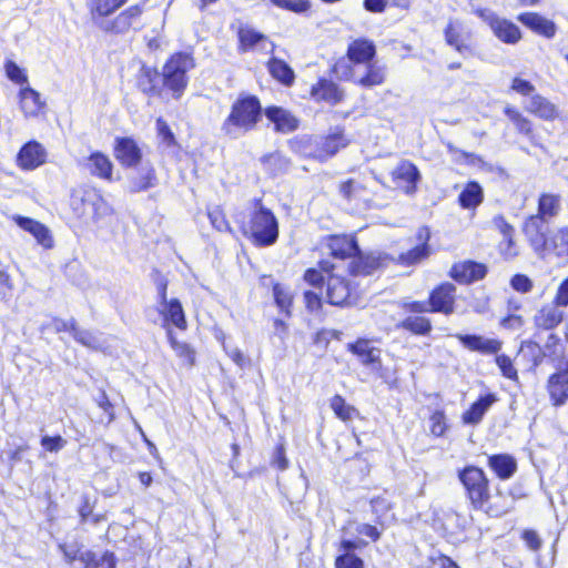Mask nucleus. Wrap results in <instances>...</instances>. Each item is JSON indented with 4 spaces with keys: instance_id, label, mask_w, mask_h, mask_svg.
Instances as JSON below:
<instances>
[{
    "instance_id": "60",
    "label": "nucleus",
    "mask_w": 568,
    "mask_h": 568,
    "mask_svg": "<svg viewBox=\"0 0 568 568\" xmlns=\"http://www.w3.org/2000/svg\"><path fill=\"white\" fill-rule=\"evenodd\" d=\"M336 568H363V560L354 554H343L336 558Z\"/></svg>"
},
{
    "instance_id": "28",
    "label": "nucleus",
    "mask_w": 568,
    "mask_h": 568,
    "mask_svg": "<svg viewBox=\"0 0 568 568\" xmlns=\"http://www.w3.org/2000/svg\"><path fill=\"white\" fill-rule=\"evenodd\" d=\"M349 352L356 355L365 366L381 367V349L371 345L369 341L359 338L347 345Z\"/></svg>"
},
{
    "instance_id": "35",
    "label": "nucleus",
    "mask_w": 568,
    "mask_h": 568,
    "mask_svg": "<svg viewBox=\"0 0 568 568\" xmlns=\"http://www.w3.org/2000/svg\"><path fill=\"white\" fill-rule=\"evenodd\" d=\"M559 307L555 302L542 306L534 317L536 326L542 329H551L560 324L564 312Z\"/></svg>"
},
{
    "instance_id": "50",
    "label": "nucleus",
    "mask_w": 568,
    "mask_h": 568,
    "mask_svg": "<svg viewBox=\"0 0 568 568\" xmlns=\"http://www.w3.org/2000/svg\"><path fill=\"white\" fill-rule=\"evenodd\" d=\"M3 68L7 78L11 82L21 85V88L26 87L24 84H28L27 71L19 67L13 60H6Z\"/></svg>"
},
{
    "instance_id": "7",
    "label": "nucleus",
    "mask_w": 568,
    "mask_h": 568,
    "mask_svg": "<svg viewBox=\"0 0 568 568\" xmlns=\"http://www.w3.org/2000/svg\"><path fill=\"white\" fill-rule=\"evenodd\" d=\"M222 131L230 138H237L248 129V93H242L231 106L230 114L222 123Z\"/></svg>"
},
{
    "instance_id": "31",
    "label": "nucleus",
    "mask_w": 568,
    "mask_h": 568,
    "mask_svg": "<svg viewBox=\"0 0 568 568\" xmlns=\"http://www.w3.org/2000/svg\"><path fill=\"white\" fill-rule=\"evenodd\" d=\"M488 466L501 480H507L517 470L516 459L508 454H496L488 457Z\"/></svg>"
},
{
    "instance_id": "37",
    "label": "nucleus",
    "mask_w": 568,
    "mask_h": 568,
    "mask_svg": "<svg viewBox=\"0 0 568 568\" xmlns=\"http://www.w3.org/2000/svg\"><path fill=\"white\" fill-rule=\"evenodd\" d=\"M267 70L283 85L291 87L294 83L295 73L285 61L273 57L267 61Z\"/></svg>"
},
{
    "instance_id": "22",
    "label": "nucleus",
    "mask_w": 568,
    "mask_h": 568,
    "mask_svg": "<svg viewBox=\"0 0 568 568\" xmlns=\"http://www.w3.org/2000/svg\"><path fill=\"white\" fill-rule=\"evenodd\" d=\"M455 337L464 347L471 352H479L485 355L497 354L503 343L496 338H486L475 334H456Z\"/></svg>"
},
{
    "instance_id": "29",
    "label": "nucleus",
    "mask_w": 568,
    "mask_h": 568,
    "mask_svg": "<svg viewBox=\"0 0 568 568\" xmlns=\"http://www.w3.org/2000/svg\"><path fill=\"white\" fill-rule=\"evenodd\" d=\"M311 97L316 102L324 101L334 105L343 100V91L333 81L321 79L312 87Z\"/></svg>"
},
{
    "instance_id": "57",
    "label": "nucleus",
    "mask_w": 568,
    "mask_h": 568,
    "mask_svg": "<svg viewBox=\"0 0 568 568\" xmlns=\"http://www.w3.org/2000/svg\"><path fill=\"white\" fill-rule=\"evenodd\" d=\"M152 275H153L155 286H156L159 302L161 304L169 302V300H168V287H169L168 278L159 270H153Z\"/></svg>"
},
{
    "instance_id": "42",
    "label": "nucleus",
    "mask_w": 568,
    "mask_h": 568,
    "mask_svg": "<svg viewBox=\"0 0 568 568\" xmlns=\"http://www.w3.org/2000/svg\"><path fill=\"white\" fill-rule=\"evenodd\" d=\"M261 162L264 169L273 175L283 174L290 169V160L280 152L264 155Z\"/></svg>"
},
{
    "instance_id": "38",
    "label": "nucleus",
    "mask_w": 568,
    "mask_h": 568,
    "mask_svg": "<svg viewBox=\"0 0 568 568\" xmlns=\"http://www.w3.org/2000/svg\"><path fill=\"white\" fill-rule=\"evenodd\" d=\"M207 216H209V220L212 224V226L214 229H216L217 231H230L231 233L234 234V236L236 239H240V235L239 233L246 237L247 235V230L245 229L244 225L240 226L239 230H234L232 227H230L227 221H226V217H225V214L223 212V210L220 207V206H213V207H209L207 209Z\"/></svg>"
},
{
    "instance_id": "43",
    "label": "nucleus",
    "mask_w": 568,
    "mask_h": 568,
    "mask_svg": "<svg viewBox=\"0 0 568 568\" xmlns=\"http://www.w3.org/2000/svg\"><path fill=\"white\" fill-rule=\"evenodd\" d=\"M397 326L416 335H427L432 331L430 321L418 315L407 316Z\"/></svg>"
},
{
    "instance_id": "3",
    "label": "nucleus",
    "mask_w": 568,
    "mask_h": 568,
    "mask_svg": "<svg viewBox=\"0 0 568 568\" xmlns=\"http://www.w3.org/2000/svg\"><path fill=\"white\" fill-rule=\"evenodd\" d=\"M263 115L267 120V125L272 123L274 131L283 134L297 130L300 124L298 119L288 110L276 105L263 109L260 100L251 95V126L257 124Z\"/></svg>"
},
{
    "instance_id": "10",
    "label": "nucleus",
    "mask_w": 568,
    "mask_h": 568,
    "mask_svg": "<svg viewBox=\"0 0 568 568\" xmlns=\"http://www.w3.org/2000/svg\"><path fill=\"white\" fill-rule=\"evenodd\" d=\"M547 392L554 406H562L568 400V358L560 361L549 376Z\"/></svg>"
},
{
    "instance_id": "63",
    "label": "nucleus",
    "mask_w": 568,
    "mask_h": 568,
    "mask_svg": "<svg viewBox=\"0 0 568 568\" xmlns=\"http://www.w3.org/2000/svg\"><path fill=\"white\" fill-rule=\"evenodd\" d=\"M511 287L519 293H528L532 288L531 280L524 274H516L510 280Z\"/></svg>"
},
{
    "instance_id": "11",
    "label": "nucleus",
    "mask_w": 568,
    "mask_h": 568,
    "mask_svg": "<svg viewBox=\"0 0 568 568\" xmlns=\"http://www.w3.org/2000/svg\"><path fill=\"white\" fill-rule=\"evenodd\" d=\"M113 155L124 169L134 168L142 161L143 153L139 143L132 136L114 139Z\"/></svg>"
},
{
    "instance_id": "53",
    "label": "nucleus",
    "mask_w": 568,
    "mask_h": 568,
    "mask_svg": "<svg viewBox=\"0 0 568 568\" xmlns=\"http://www.w3.org/2000/svg\"><path fill=\"white\" fill-rule=\"evenodd\" d=\"M363 192L361 183L354 180H347L339 185V193L348 202L359 199Z\"/></svg>"
},
{
    "instance_id": "41",
    "label": "nucleus",
    "mask_w": 568,
    "mask_h": 568,
    "mask_svg": "<svg viewBox=\"0 0 568 568\" xmlns=\"http://www.w3.org/2000/svg\"><path fill=\"white\" fill-rule=\"evenodd\" d=\"M505 115L514 124L519 134L530 138L532 135V122L519 112L516 108L507 105L504 110Z\"/></svg>"
},
{
    "instance_id": "47",
    "label": "nucleus",
    "mask_w": 568,
    "mask_h": 568,
    "mask_svg": "<svg viewBox=\"0 0 568 568\" xmlns=\"http://www.w3.org/2000/svg\"><path fill=\"white\" fill-rule=\"evenodd\" d=\"M546 250H551L557 256L568 255V227L558 230L550 239Z\"/></svg>"
},
{
    "instance_id": "62",
    "label": "nucleus",
    "mask_w": 568,
    "mask_h": 568,
    "mask_svg": "<svg viewBox=\"0 0 568 568\" xmlns=\"http://www.w3.org/2000/svg\"><path fill=\"white\" fill-rule=\"evenodd\" d=\"M277 7L285 8L295 12H303L310 8L306 0H270Z\"/></svg>"
},
{
    "instance_id": "59",
    "label": "nucleus",
    "mask_w": 568,
    "mask_h": 568,
    "mask_svg": "<svg viewBox=\"0 0 568 568\" xmlns=\"http://www.w3.org/2000/svg\"><path fill=\"white\" fill-rule=\"evenodd\" d=\"M511 90L526 99L536 93L535 87L529 81L521 78H514L511 82Z\"/></svg>"
},
{
    "instance_id": "17",
    "label": "nucleus",
    "mask_w": 568,
    "mask_h": 568,
    "mask_svg": "<svg viewBox=\"0 0 568 568\" xmlns=\"http://www.w3.org/2000/svg\"><path fill=\"white\" fill-rule=\"evenodd\" d=\"M456 287L452 283H444L436 287L429 296L430 312L452 314L455 308Z\"/></svg>"
},
{
    "instance_id": "26",
    "label": "nucleus",
    "mask_w": 568,
    "mask_h": 568,
    "mask_svg": "<svg viewBox=\"0 0 568 568\" xmlns=\"http://www.w3.org/2000/svg\"><path fill=\"white\" fill-rule=\"evenodd\" d=\"M356 240L347 235H334L327 240V250L331 256L336 260L354 258L358 253Z\"/></svg>"
},
{
    "instance_id": "2",
    "label": "nucleus",
    "mask_w": 568,
    "mask_h": 568,
    "mask_svg": "<svg viewBox=\"0 0 568 568\" xmlns=\"http://www.w3.org/2000/svg\"><path fill=\"white\" fill-rule=\"evenodd\" d=\"M149 0H140L123 10L112 19L108 20L102 30L111 36H124L129 32H138L145 27L144 13Z\"/></svg>"
},
{
    "instance_id": "34",
    "label": "nucleus",
    "mask_w": 568,
    "mask_h": 568,
    "mask_svg": "<svg viewBox=\"0 0 568 568\" xmlns=\"http://www.w3.org/2000/svg\"><path fill=\"white\" fill-rule=\"evenodd\" d=\"M375 54V44L366 39L354 40L347 49L348 59L355 63H369Z\"/></svg>"
},
{
    "instance_id": "1",
    "label": "nucleus",
    "mask_w": 568,
    "mask_h": 568,
    "mask_svg": "<svg viewBox=\"0 0 568 568\" xmlns=\"http://www.w3.org/2000/svg\"><path fill=\"white\" fill-rule=\"evenodd\" d=\"M194 68L195 59L192 52L175 51L171 53L161 71L164 95L179 101L189 87V72Z\"/></svg>"
},
{
    "instance_id": "36",
    "label": "nucleus",
    "mask_w": 568,
    "mask_h": 568,
    "mask_svg": "<svg viewBox=\"0 0 568 568\" xmlns=\"http://www.w3.org/2000/svg\"><path fill=\"white\" fill-rule=\"evenodd\" d=\"M129 0H90L89 13L92 19L108 18L122 8Z\"/></svg>"
},
{
    "instance_id": "4",
    "label": "nucleus",
    "mask_w": 568,
    "mask_h": 568,
    "mask_svg": "<svg viewBox=\"0 0 568 568\" xmlns=\"http://www.w3.org/2000/svg\"><path fill=\"white\" fill-rule=\"evenodd\" d=\"M467 497L476 509H484L490 498L489 481L483 469L476 466H466L458 471Z\"/></svg>"
},
{
    "instance_id": "27",
    "label": "nucleus",
    "mask_w": 568,
    "mask_h": 568,
    "mask_svg": "<svg viewBox=\"0 0 568 568\" xmlns=\"http://www.w3.org/2000/svg\"><path fill=\"white\" fill-rule=\"evenodd\" d=\"M159 179L156 169L149 164L136 171L129 180V191L131 193H142L158 185Z\"/></svg>"
},
{
    "instance_id": "39",
    "label": "nucleus",
    "mask_w": 568,
    "mask_h": 568,
    "mask_svg": "<svg viewBox=\"0 0 568 568\" xmlns=\"http://www.w3.org/2000/svg\"><path fill=\"white\" fill-rule=\"evenodd\" d=\"M561 209V197L554 193H542L538 200V214L548 220L558 215Z\"/></svg>"
},
{
    "instance_id": "6",
    "label": "nucleus",
    "mask_w": 568,
    "mask_h": 568,
    "mask_svg": "<svg viewBox=\"0 0 568 568\" xmlns=\"http://www.w3.org/2000/svg\"><path fill=\"white\" fill-rule=\"evenodd\" d=\"M474 13L479 17L504 43L515 44L520 40L521 33L519 28L511 21L498 17L493 10L476 8L474 9Z\"/></svg>"
},
{
    "instance_id": "21",
    "label": "nucleus",
    "mask_w": 568,
    "mask_h": 568,
    "mask_svg": "<svg viewBox=\"0 0 568 568\" xmlns=\"http://www.w3.org/2000/svg\"><path fill=\"white\" fill-rule=\"evenodd\" d=\"M352 295L349 282L342 276L329 275L326 283V300L336 306L347 305Z\"/></svg>"
},
{
    "instance_id": "23",
    "label": "nucleus",
    "mask_w": 568,
    "mask_h": 568,
    "mask_svg": "<svg viewBox=\"0 0 568 568\" xmlns=\"http://www.w3.org/2000/svg\"><path fill=\"white\" fill-rule=\"evenodd\" d=\"M416 237L418 243L405 253L399 255V260L405 265H414L428 257L430 247L428 241L430 239V232L428 227H419Z\"/></svg>"
},
{
    "instance_id": "48",
    "label": "nucleus",
    "mask_w": 568,
    "mask_h": 568,
    "mask_svg": "<svg viewBox=\"0 0 568 568\" xmlns=\"http://www.w3.org/2000/svg\"><path fill=\"white\" fill-rule=\"evenodd\" d=\"M331 408L335 415L344 422L353 419L354 416L358 414L357 409L348 405L341 395H335L331 399Z\"/></svg>"
},
{
    "instance_id": "18",
    "label": "nucleus",
    "mask_w": 568,
    "mask_h": 568,
    "mask_svg": "<svg viewBox=\"0 0 568 568\" xmlns=\"http://www.w3.org/2000/svg\"><path fill=\"white\" fill-rule=\"evenodd\" d=\"M392 178L397 185L404 187L407 194H413L417 189V183L420 181L422 175L414 163L403 160L392 171Z\"/></svg>"
},
{
    "instance_id": "46",
    "label": "nucleus",
    "mask_w": 568,
    "mask_h": 568,
    "mask_svg": "<svg viewBox=\"0 0 568 568\" xmlns=\"http://www.w3.org/2000/svg\"><path fill=\"white\" fill-rule=\"evenodd\" d=\"M273 296H274V301H275V304L278 307V310L282 313H284L287 317H290L291 316V306L293 303L292 292L287 287L283 286L281 284H275L273 287Z\"/></svg>"
},
{
    "instance_id": "58",
    "label": "nucleus",
    "mask_w": 568,
    "mask_h": 568,
    "mask_svg": "<svg viewBox=\"0 0 568 568\" xmlns=\"http://www.w3.org/2000/svg\"><path fill=\"white\" fill-rule=\"evenodd\" d=\"M97 405L104 412L105 422L109 424L114 420V405L110 400L108 394L104 390H101L99 397L97 399Z\"/></svg>"
},
{
    "instance_id": "15",
    "label": "nucleus",
    "mask_w": 568,
    "mask_h": 568,
    "mask_svg": "<svg viewBox=\"0 0 568 568\" xmlns=\"http://www.w3.org/2000/svg\"><path fill=\"white\" fill-rule=\"evenodd\" d=\"M47 161V152L38 141L24 143L18 152L17 164L21 170H34Z\"/></svg>"
},
{
    "instance_id": "49",
    "label": "nucleus",
    "mask_w": 568,
    "mask_h": 568,
    "mask_svg": "<svg viewBox=\"0 0 568 568\" xmlns=\"http://www.w3.org/2000/svg\"><path fill=\"white\" fill-rule=\"evenodd\" d=\"M83 561V568H116L114 554L110 551L104 552L101 558H97L92 552H87Z\"/></svg>"
},
{
    "instance_id": "52",
    "label": "nucleus",
    "mask_w": 568,
    "mask_h": 568,
    "mask_svg": "<svg viewBox=\"0 0 568 568\" xmlns=\"http://www.w3.org/2000/svg\"><path fill=\"white\" fill-rule=\"evenodd\" d=\"M156 134L161 142L168 148H174L178 145V141L170 125L163 118H158L155 121Z\"/></svg>"
},
{
    "instance_id": "9",
    "label": "nucleus",
    "mask_w": 568,
    "mask_h": 568,
    "mask_svg": "<svg viewBox=\"0 0 568 568\" xmlns=\"http://www.w3.org/2000/svg\"><path fill=\"white\" fill-rule=\"evenodd\" d=\"M135 87L146 98L163 99L162 74L155 65L141 63L135 74Z\"/></svg>"
},
{
    "instance_id": "16",
    "label": "nucleus",
    "mask_w": 568,
    "mask_h": 568,
    "mask_svg": "<svg viewBox=\"0 0 568 568\" xmlns=\"http://www.w3.org/2000/svg\"><path fill=\"white\" fill-rule=\"evenodd\" d=\"M12 221L20 229H22L23 231L31 234L36 239L38 244H40L44 248H51L53 246V237L51 235L49 227L45 224H43L32 217H28V216H23V215H19V214L13 215Z\"/></svg>"
},
{
    "instance_id": "8",
    "label": "nucleus",
    "mask_w": 568,
    "mask_h": 568,
    "mask_svg": "<svg viewBox=\"0 0 568 568\" xmlns=\"http://www.w3.org/2000/svg\"><path fill=\"white\" fill-rule=\"evenodd\" d=\"M163 308L159 312L161 317V327L165 332V337L176 335L174 329L185 332L189 328V322L181 301L176 297L161 304Z\"/></svg>"
},
{
    "instance_id": "12",
    "label": "nucleus",
    "mask_w": 568,
    "mask_h": 568,
    "mask_svg": "<svg viewBox=\"0 0 568 568\" xmlns=\"http://www.w3.org/2000/svg\"><path fill=\"white\" fill-rule=\"evenodd\" d=\"M18 104L26 119L44 118L48 111L47 102L33 88L26 85L18 92Z\"/></svg>"
},
{
    "instance_id": "19",
    "label": "nucleus",
    "mask_w": 568,
    "mask_h": 568,
    "mask_svg": "<svg viewBox=\"0 0 568 568\" xmlns=\"http://www.w3.org/2000/svg\"><path fill=\"white\" fill-rule=\"evenodd\" d=\"M486 274L487 266L474 261L456 263L450 270V276L462 284H469L483 280Z\"/></svg>"
},
{
    "instance_id": "20",
    "label": "nucleus",
    "mask_w": 568,
    "mask_h": 568,
    "mask_svg": "<svg viewBox=\"0 0 568 568\" xmlns=\"http://www.w3.org/2000/svg\"><path fill=\"white\" fill-rule=\"evenodd\" d=\"M85 168L89 173L100 180L112 182L114 164L111 159L101 151L91 152L85 159Z\"/></svg>"
},
{
    "instance_id": "45",
    "label": "nucleus",
    "mask_w": 568,
    "mask_h": 568,
    "mask_svg": "<svg viewBox=\"0 0 568 568\" xmlns=\"http://www.w3.org/2000/svg\"><path fill=\"white\" fill-rule=\"evenodd\" d=\"M460 24L457 22H449L445 30L446 42L454 47L459 53L469 51V47L465 43L462 36Z\"/></svg>"
},
{
    "instance_id": "5",
    "label": "nucleus",
    "mask_w": 568,
    "mask_h": 568,
    "mask_svg": "<svg viewBox=\"0 0 568 568\" xmlns=\"http://www.w3.org/2000/svg\"><path fill=\"white\" fill-rule=\"evenodd\" d=\"M278 239V223L267 209L260 207L251 220V242L257 247L273 245Z\"/></svg>"
},
{
    "instance_id": "30",
    "label": "nucleus",
    "mask_w": 568,
    "mask_h": 568,
    "mask_svg": "<svg viewBox=\"0 0 568 568\" xmlns=\"http://www.w3.org/2000/svg\"><path fill=\"white\" fill-rule=\"evenodd\" d=\"M166 341L183 367L191 369L196 365L197 352L193 345L180 341L176 335L166 337Z\"/></svg>"
},
{
    "instance_id": "24",
    "label": "nucleus",
    "mask_w": 568,
    "mask_h": 568,
    "mask_svg": "<svg viewBox=\"0 0 568 568\" xmlns=\"http://www.w3.org/2000/svg\"><path fill=\"white\" fill-rule=\"evenodd\" d=\"M348 144L349 140L345 136L344 130L341 128H334L325 138H322L320 142H317L320 149L315 156L321 160L333 156Z\"/></svg>"
},
{
    "instance_id": "14",
    "label": "nucleus",
    "mask_w": 568,
    "mask_h": 568,
    "mask_svg": "<svg viewBox=\"0 0 568 568\" xmlns=\"http://www.w3.org/2000/svg\"><path fill=\"white\" fill-rule=\"evenodd\" d=\"M524 109L542 121L551 122L562 119L559 106L539 93H535L526 99L524 101Z\"/></svg>"
},
{
    "instance_id": "64",
    "label": "nucleus",
    "mask_w": 568,
    "mask_h": 568,
    "mask_svg": "<svg viewBox=\"0 0 568 568\" xmlns=\"http://www.w3.org/2000/svg\"><path fill=\"white\" fill-rule=\"evenodd\" d=\"M446 430L445 415L443 412H435L430 417V432L439 437Z\"/></svg>"
},
{
    "instance_id": "55",
    "label": "nucleus",
    "mask_w": 568,
    "mask_h": 568,
    "mask_svg": "<svg viewBox=\"0 0 568 568\" xmlns=\"http://www.w3.org/2000/svg\"><path fill=\"white\" fill-rule=\"evenodd\" d=\"M42 448L48 453H58L67 445V440L61 435L42 436L40 439Z\"/></svg>"
},
{
    "instance_id": "54",
    "label": "nucleus",
    "mask_w": 568,
    "mask_h": 568,
    "mask_svg": "<svg viewBox=\"0 0 568 568\" xmlns=\"http://www.w3.org/2000/svg\"><path fill=\"white\" fill-rule=\"evenodd\" d=\"M72 337L75 342L90 349L98 351L100 348V344L94 334L89 331L80 329L78 325L72 334Z\"/></svg>"
},
{
    "instance_id": "13",
    "label": "nucleus",
    "mask_w": 568,
    "mask_h": 568,
    "mask_svg": "<svg viewBox=\"0 0 568 568\" xmlns=\"http://www.w3.org/2000/svg\"><path fill=\"white\" fill-rule=\"evenodd\" d=\"M549 222L550 220L537 213L527 217L524 223V233L536 252H542L548 246Z\"/></svg>"
},
{
    "instance_id": "40",
    "label": "nucleus",
    "mask_w": 568,
    "mask_h": 568,
    "mask_svg": "<svg viewBox=\"0 0 568 568\" xmlns=\"http://www.w3.org/2000/svg\"><path fill=\"white\" fill-rule=\"evenodd\" d=\"M484 199L481 186L477 182H469L460 192L458 201L464 209H474L478 206Z\"/></svg>"
},
{
    "instance_id": "25",
    "label": "nucleus",
    "mask_w": 568,
    "mask_h": 568,
    "mask_svg": "<svg viewBox=\"0 0 568 568\" xmlns=\"http://www.w3.org/2000/svg\"><path fill=\"white\" fill-rule=\"evenodd\" d=\"M386 261V257L379 253L363 254L359 250L358 253L349 263V272L353 275H371L381 268Z\"/></svg>"
},
{
    "instance_id": "32",
    "label": "nucleus",
    "mask_w": 568,
    "mask_h": 568,
    "mask_svg": "<svg viewBox=\"0 0 568 568\" xmlns=\"http://www.w3.org/2000/svg\"><path fill=\"white\" fill-rule=\"evenodd\" d=\"M497 400L495 394H487L480 396L475 403L471 404L469 409L463 414V422L468 425H477L481 422L484 415Z\"/></svg>"
},
{
    "instance_id": "61",
    "label": "nucleus",
    "mask_w": 568,
    "mask_h": 568,
    "mask_svg": "<svg viewBox=\"0 0 568 568\" xmlns=\"http://www.w3.org/2000/svg\"><path fill=\"white\" fill-rule=\"evenodd\" d=\"M95 506V500L91 499L90 496L83 495L81 498V503L78 508V514L80 516L81 523H88L90 516H92V511Z\"/></svg>"
},
{
    "instance_id": "33",
    "label": "nucleus",
    "mask_w": 568,
    "mask_h": 568,
    "mask_svg": "<svg viewBox=\"0 0 568 568\" xmlns=\"http://www.w3.org/2000/svg\"><path fill=\"white\" fill-rule=\"evenodd\" d=\"M518 21L546 38H552L556 33L555 23L538 13H521L518 16Z\"/></svg>"
},
{
    "instance_id": "51",
    "label": "nucleus",
    "mask_w": 568,
    "mask_h": 568,
    "mask_svg": "<svg viewBox=\"0 0 568 568\" xmlns=\"http://www.w3.org/2000/svg\"><path fill=\"white\" fill-rule=\"evenodd\" d=\"M275 44L264 34L251 29V51L272 54Z\"/></svg>"
},
{
    "instance_id": "44",
    "label": "nucleus",
    "mask_w": 568,
    "mask_h": 568,
    "mask_svg": "<svg viewBox=\"0 0 568 568\" xmlns=\"http://www.w3.org/2000/svg\"><path fill=\"white\" fill-rule=\"evenodd\" d=\"M385 68L368 63L366 74L358 78L356 82L364 88L381 85L385 81Z\"/></svg>"
},
{
    "instance_id": "56",
    "label": "nucleus",
    "mask_w": 568,
    "mask_h": 568,
    "mask_svg": "<svg viewBox=\"0 0 568 568\" xmlns=\"http://www.w3.org/2000/svg\"><path fill=\"white\" fill-rule=\"evenodd\" d=\"M496 364L499 367L504 377L514 379V381L518 378L517 369L515 368L509 356L504 355V354L498 355L496 357Z\"/></svg>"
}]
</instances>
